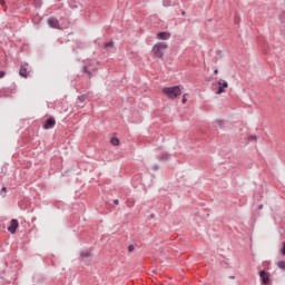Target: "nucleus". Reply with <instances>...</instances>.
<instances>
[{
	"instance_id": "f257e3e1",
	"label": "nucleus",
	"mask_w": 285,
	"mask_h": 285,
	"mask_svg": "<svg viewBox=\"0 0 285 285\" xmlns=\"http://www.w3.org/2000/svg\"><path fill=\"white\" fill-rule=\"evenodd\" d=\"M163 92L168 99H177V97L181 95V88H179V86L165 87L163 88Z\"/></svg>"
},
{
	"instance_id": "f03ea898",
	"label": "nucleus",
	"mask_w": 285,
	"mask_h": 285,
	"mask_svg": "<svg viewBox=\"0 0 285 285\" xmlns=\"http://www.w3.org/2000/svg\"><path fill=\"white\" fill-rule=\"evenodd\" d=\"M167 49H168V45L166 42H158L154 46L153 52L155 57H158L159 59H161V57H164V52H166Z\"/></svg>"
},
{
	"instance_id": "7ed1b4c3",
	"label": "nucleus",
	"mask_w": 285,
	"mask_h": 285,
	"mask_svg": "<svg viewBox=\"0 0 285 285\" xmlns=\"http://www.w3.org/2000/svg\"><path fill=\"white\" fill-rule=\"evenodd\" d=\"M259 278L262 284H268V282H271V274L263 269L259 272Z\"/></svg>"
},
{
	"instance_id": "20e7f679",
	"label": "nucleus",
	"mask_w": 285,
	"mask_h": 285,
	"mask_svg": "<svg viewBox=\"0 0 285 285\" xmlns=\"http://www.w3.org/2000/svg\"><path fill=\"white\" fill-rule=\"evenodd\" d=\"M29 73L30 72L28 71V62H23L20 66L19 75H20V77H24V79H26V78H28Z\"/></svg>"
},
{
	"instance_id": "39448f33",
	"label": "nucleus",
	"mask_w": 285,
	"mask_h": 285,
	"mask_svg": "<svg viewBox=\"0 0 285 285\" xmlns=\"http://www.w3.org/2000/svg\"><path fill=\"white\" fill-rule=\"evenodd\" d=\"M18 228H19V220L12 219L11 225L8 227L9 233H11V235H14Z\"/></svg>"
},
{
	"instance_id": "423d86ee",
	"label": "nucleus",
	"mask_w": 285,
	"mask_h": 285,
	"mask_svg": "<svg viewBox=\"0 0 285 285\" xmlns=\"http://www.w3.org/2000/svg\"><path fill=\"white\" fill-rule=\"evenodd\" d=\"M224 88H228V82L223 79L218 80V90L216 95H222V92H224Z\"/></svg>"
},
{
	"instance_id": "0eeeda50",
	"label": "nucleus",
	"mask_w": 285,
	"mask_h": 285,
	"mask_svg": "<svg viewBox=\"0 0 285 285\" xmlns=\"http://www.w3.org/2000/svg\"><path fill=\"white\" fill-rule=\"evenodd\" d=\"M56 124H57V120H55V118H49L45 122L43 128L45 130H50V128H55Z\"/></svg>"
},
{
	"instance_id": "6e6552de",
	"label": "nucleus",
	"mask_w": 285,
	"mask_h": 285,
	"mask_svg": "<svg viewBox=\"0 0 285 285\" xmlns=\"http://www.w3.org/2000/svg\"><path fill=\"white\" fill-rule=\"evenodd\" d=\"M157 39H160L163 41H168V39H170V33L166 31L158 32Z\"/></svg>"
},
{
	"instance_id": "1a4fd4ad",
	"label": "nucleus",
	"mask_w": 285,
	"mask_h": 285,
	"mask_svg": "<svg viewBox=\"0 0 285 285\" xmlns=\"http://www.w3.org/2000/svg\"><path fill=\"white\" fill-rule=\"evenodd\" d=\"M47 22L50 28H59V20L57 18H49Z\"/></svg>"
},
{
	"instance_id": "9d476101",
	"label": "nucleus",
	"mask_w": 285,
	"mask_h": 285,
	"mask_svg": "<svg viewBox=\"0 0 285 285\" xmlns=\"http://www.w3.org/2000/svg\"><path fill=\"white\" fill-rule=\"evenodd\" d=\"M82 71L85 72V75H88L89 79L92 78V73L95 72V69H92V67L90 66H85Z\"/></svg>"
},
{
	"instance_id": "9b49d317",
	"label": "nucleus",
	"mask_w": 285,
	"mask_h": 285,
	"mask_svg": "<svg viewBox=\"0 0 285 285\" xmlns=\"http://www.w3.org/2000/svg\"><path fill=\"white\" fill-rule=\"evenodd\" d=\"M159 161H168L170 159V154H161L158 156Z\"/></svg>"
},
{
	"instance_id": "f8f14e48",
	"label": "nucleus",
	"mask_w": 285,
	"mask_h": 285,
	"mask_svg": "<svg viewBox=\"0 0 285 285\" xmlns=\"http://www.w3.org/2000/svg\"><path fill=\"white\" fill-rule=\"evenodd\" d=\"M214 127L219 129V128H224V120H215L214 121Z\"/></svg>"
},
{
	"instance_id": "ddd939ff",
	"label": "nucleus",
	"mask_w": 285,
	"mask_h": 285,
	"mask_svg": "<svg viewBox=\"0 0 285 285\" xmlns=\"http://www.w3.org/2000/svg\"><path fill=\"white\" fill-rule=\"evenodd\" d=\"M111 146H119V139L117 137H114L110 139Z\"/></svg>"
},
{
	"instance_id": "4468645a",
	"label": "nucleus",
	"mask_w": 285,
	"mask_h": 285,
	"mask_svg": "<svg viewBox=\"0 0 285 285\" xmlns=\"http://www.w3.org/2000/svg\"><path fill=\"white\" fill-rule=\"evenodd\" d=\"M86 99H88V97L86 95L78 96L79 104H83V101H86Z\"/></svg>"
},
{
	"instance_id": "2eb2a0df",
	"label": "nucleus",
	"mask_w": 285,
	"mask_h": 285,
	"mask_svg": "<svg viewBox=\"0 0 285 285\" xmlns=\"http://www.w3.org/2000/svg\"><path fill=\"white\" fill-rule=\"evenodd\" d=\"M277 266H278V268H281V271H285V261H279L277 263Z\"/></svg>"
},
{
	"instance_id": "dca6fc26",
	"label": "nucleus",
	"mask_w": 285,
	"mask_h": 285,
	"mask_svg": "<svg viewBox=\"0 0 285 285\" xmlns=\"http://www.w3.org/2000/svg\"><path fill=\"white\" fill-rule=\"evenodd\" d=\"M112 46H115L114 41H109L105 45L106 48H112Z\"/></svg>"
},
{
	"instance_id": "f3484780",
	"label": "nucleus",
	"mask_w": 285,
	"mask_h": 285,
	"mask_svg": "<svg viewBox=\"0 0 285 285\" xmlns=\"http://www.w3.org/2000/svg\"><path fill=\"white\" fill-rule=\"evenodd\" d=\"M81 257H90V252H81Z\"/></svg>"
},
{
	"instance_id": "a211bd4d",
	"label": "nucleus",
	"mask_w": 285,
	"mask_h": 285,
	"mask_svg": "<svg viewBox=\"0 0 285 285\" xmlns=\"http://www.w3.org/2000/svg\"><path fill=\"white\" fill-rule=\"evenodd\" d=\"M279 19H281L282 23H284V21H285V11L279 16Z\"/></svg>"
},
{
	"instance_id": "6ab92c4d",
	"label": "nucleus",
	"mask_w": 285,
	"mask_h": 285,
	"mask_svg": "<svg viewBox=\"0 0 285 285\" xmlns=\"http://www.w3.org/2000/svg\"><path fill=\"white\" fill-rule=\"evenodd\" d=\"M132 250H135V245H129V246H128V252H129V253H132Z\"/></svg>"
},
{
	"instance_id": "aec40b11",
	"label": "nucleus",
	"mask_w": 285,
	"mask_h": 285,
	"mask_svg": "<svg viewBox=\"0 0 285 285\" xmlns=\"http://www.w3.org/2000/svg\"><path fill=\"white\" fill-rule=\"evenodd\" d=\"M282 255L285 256V242L283 243V248L281 249Z\"/></svg>"
},
{
	"instance_id": "412c9836",
	"label": "nucleus",
	"mask_w": 285,
	"mask_h": 285,
	"mask_svg": "<svg viewBox=\"0 0 285 285\" xmlns=\"http://www.w3.org/2000/svg\"><path fill=\"white\" fill-rule=\"evenodd\" d=\"M3 77H6V72L4 71H0V79H3Z\"/></svg>"
},
{
	"instance_id": "4be33fe9",
	"label": "nucleus",
	"mask_w": 285,
	"mask_h": 285,
	"mask_svg": "<svg viewBox=\"0 0 285 285\" xmlns=\"http://www.w3.org/2000/svg\"><path fill=\"white\" fill-rule=\"evenodd\" d=\"M153 170H159V166L154 165V166H153Z\"/></svg>"
},
{
	"instance_id": "5701e85b",
	"label": "nucleus",
	"mask_w": 285,
	"mask_h": 285,
	"mask_svg": "<svg viewBox=\"0 0 285 285\" xmlns=\"http://www.w3.org/2000/svg\"><path fill=\"white\" fill-rule=\"evenodd\" d=\"M115 206H119V199L114 200Z\"/></svg>"
},
{
	"instance_id": "b1692460",
	"label": "nucleus",
	"mask_w": 285,
	"mask_h": 285,
	"mask_svg": "<svg viewBox=\"0 0 285 285\" xmlns=\"http://www.w3.org/2000/svg\"><path fill=\"white\" fill-rule=\"evenodd\" d=\"M186 101H187L186 96H183L181 102H183V104H186Z\"/></svg>"
},
{
	"instance_id": "393cba45",
	"label": "nucleus",
	"mask_w": 285,
	"mask_h": 285,
	"mask_svg": "<svg viewBox=\"0 0 285 285\" xmlns=\"http://www.w3.org/2000/svg\"><path fill=\"white\" fill-rule=\"evenodd\" d=\"M219 73V70L218 69H215L214 70V75H218Z\"/></svg>"
},
{
	"instance_id": "a878e982",
	"label": "nucleus",
	"mask_w": 285,
	"mask_h": 285,
	"mask_svg": "<svg viewBox=\"0 0 285 285\" xmlns=\"http://www.w3.org/2000/svg\"><path fill=\"white\" fill-rule=\"evenodd\" d=\"M264 208V205H259L258 209L262 210Z\"/></svg>"
},
{
	"instance_id": "bb28decb",
	"label": "nucleus",
	"mask_w": 285,
	"mask_h": 285,
	"mask_svg": "<svg viewBox=\"0 0 285 285\" xmlns=\"http://www.w3.org/2000/svg\"><path fill=\"white\" fill-rule=\"evenodd\" d=\"M36 1V3H38V4H40L41 3V0H35Z\"/></svg>"
},
{
	"instance_id": "cd10ccee",
	"label": "nucleus",
	"mask_w": 285,
	"mask_h": 285,
	"mask_svg": "<svg viewBox=\"0 0 285 285\" xmlns=\"http://www.w3.org/2000/svg\"><path fill=\"white\" fill-rule=\"evenodd\" d=\"M229 279H235V276H229Z\"/></svg>"
},
{
	"instance_id": "c85d7f7f",
	"label": "nucleus",
	"mask_w": 285,
	"mask_h": 285,
	"mask_svg": "<svg viewBox=\"0 0 285 285\" xmlns=\"http://www.w3.org/2000/svg\"><path fill=\"white\" fill-rule=\"evenodd\" d=\"M252 139H257V137H256V136H253Z\"/></svg>"
},
{
	"instance_id": "c756f323",
	"label": "nucleus",
	"mask_w": 285,
	"mask_h": 285,
	"mask_svg": "<svg viewBox=\"0 0 285 285\" xmlns=\"http://www.w3.org/2000/svg\"><path fill=\"white\" fill-rule=\"evenodd\" d=\"M2 191H6V187H2Z\"/></svg>"
},
{
	"instance_id": "7c9ffc66",
	"label": "nucleus",
	"mask_w": 285,
	"mask_h": 285,
	"mask_svg": "<svg viewBox=\"0 0 285 285\" xmlns=\"http://www.w3.org/2000/svg\"><path fill=\"white\" fill-rule=\"evenodd\" d=\"M78 107H80V108H81L82 106H81V105H79V102H78Z\"/></svg>"
},
{
	"instance_id": "2f4dec72",
	"label": "nucleus",
	"mask_w": 285,
	"mask_h": 285,
	"mask_svg": "<svg viewBox=\"0 0 285 285\" xmlns=\"http://www.w3.org/2000/svg\"><path fill=\"white\" fill-rule=\"evenodd\" d=\"M153 273H154V274H156V273H157V271H153Z\"/></svg>"
}]
</instances>
